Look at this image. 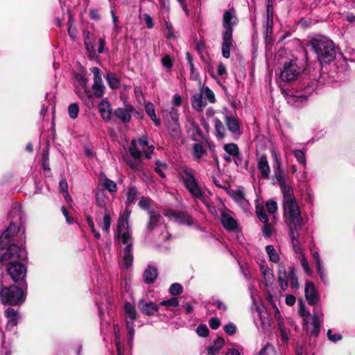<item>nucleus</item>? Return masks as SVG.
<instances>
[{
	"label": "nucleus",
	"instance_id": "nucleus-40",
	"mask_svg": "<svg viewBox=\"0 0 355 355\" xmlns=\"http://www.w3.org/2000/svg\"><path fill=\"white\" fill-rule=\"evenodd\" d=\"M202 202H203L205 206L207 207L209 212L212 214L214 216H217L218 215V213H220V209H224L225 207L223 208H217L216 206L213 205V203L209 202L205 196H204V200H200Z\"/></svg>",
	"mask_w": 355,
	"mask_h": 355
},
{
	"label": "nucleus",
	"instance_id": "nucleus-38",
	"mask_svg": "<svg viewBox=\"0 0 355 355\" xmlns=\"http://www.w3.org/2000/svg\"><path fill=\"white\" fill-rule=\"evenodd\" d=\"M255 311L257 313L259 319L263 325L267 324L269 323V318L268 317V313L265 310L263 306H257L255 309Z\"/></svg>",
	"mask_w": 355,
	"mask_h": 355
},
{
	"label": "nucleus",
	"instance_id": "nucleus-27",
	"mask_svg": "<svg viewBox=\"0 0 355 355\" xmlns=\"http://www.w3.org/2000/svg\"><path fill=\"white\" fill-rule=\"evenodd\" d=\"M137 141V144L138 148L141 150V153L145 155L147 159H150V155L153 153L154 150V146L153 145L149 146L147 138L146 137H142L139 139Z\"/></svg>",
	"mask_w": 355,
	"mask_h": 355
},
{
	"label": "nucleus",
	"instance_id": "nucleus-21",
	"mask_svg": "<svg viewBox=\"0 0 355 355\" xmlns=\"http://www.w3.org/2000/svg\"><path fill=\"white\" fill-rule=\"evenodd\" d=\"M5 316L8 319L6 329L9 330L17 326L20 319L19 311L12 308H8L5 310Z\"/></svg>",
	"mask_w": 355,
	"mask_h": 355
},
{
	"label": "nucleus",
	"instance_id": "nucleus-19",
	"mask_svg": "<svg viewBox=\"0 0 355 355\" xmlns=\"http://www.w3.org/2000/svg\"><path fill=\"white\" fill-rule=\"evenodd\" d=\"M277 83L286 98L288 96V64L284 63V69L277 79Z\"/></svg>",
	"mask_w": 355,
	"mask_h": 355
},
{
	"label": "nucleus",
	"instance_id": "nucleus-3",
	"mask_svg": "<svg viewBox=\"0 0 355 355\" xmlns=\"http://www.w3.org/2000/svg\"><path fill=\"white\" fill-rule=\"evenodd\" d=\"M304 222L301 217L300 207L294 198L290 194V238L291 239L293 250L302 256L301 259V265L304 272L310 275L311 271L307 260L304 257L302 248L300 245V242L296 238L300 235Z\"/></svg>",
	"mask_w": 355,
	"mask_h": 355
},
{
	"label": "nucleus",
	"instance_id": "nucleus-6",
	"mask_svg": "<svg viewBox=\"0 0 355 355\" xmlns=\"http://www.w3.org/2000/svg\"><path fill=\"white\" fill-rule=\"evenodd\" d=\"M195 175V171L187 166L183 167L182 171L178 173L180 180L191 196L196 200H204L205 193Z\"/></svg>",
	"mask_w": 355,
	"mask_h": 355
},
{
	"label": "nucleus",
	"instance_id": "nucleus-60",
	"mask_svg": "<svg viewBox=\"0 0 355 355\" xmlns=\"http://www.w3.org/2000/svg\"><path fill=\"white\" fill-rule=\"evenodd\" d=\"M266 207L270 214H274L277 209V202L273 200L268 201L266 204Z\"/></svg>",
	"mask_w": 355,
	"mask_h": 355
},
{
	"label": "nucleus",
	"instance_id": "nucleus-35",
	"mask_svg": "<svg viewBox=\"0 0 355 355\" xmlns=\"http://www.w3.org/2000/svg\"><path fill=\"white\" fill-rule=\"evenodd\" d=\"M106 80L112 89H118L120 87V82L118 78L113 73H107Z\"/></svg>",
	"mask_w": 355,
	"mask_h": 355
},
{
	"label": "nucleus",
	"instance_id": "nucleus-46",
	"mask_svg": "<svg viewBox=\"0 0 355 355\" xmlns=\"http://www.w3.org/2000/svg\"><path fill=\"white\" fill-rule=\"evenodd\" d=\"M169 131L171 137L179 138L180 136V127L179 121L176 123H170Z\"/></svg>",
	"mask_w": 355,
	"mask_h": 355
},
{
	"label": "nucleus",
	"instance_id": "nucleus-16",
	"mask_svg": "<svg viewBox=\"0 0 355 355\" xmlns=\"http://www.w3.org/2000/svg\"><path fill=\"white\" fill-rule=\"evenodd\" d=\"M238 19L236 15L235 10L233 8L226 10L223 17V26L224 31L232 35L233 26L237 24Z\"/></svg>",
	"mask_w": 355,
	"mask_h": 355
},
{
	"label": "nucleus",
	"instance_id": "nucleus-52",
	"mask_svg": "<svg viewBox=\"0 0 355 355\" xmlns=\"http://www.w3.org/2000/svg\"><path fill=\"white\" fill-rule=\"evenodd\" d=\"M256 214L257 215V217L262 223H266L268 221V218L266 216L264 208L262 206L257 207Z\"/></svg>",
	"mask_w": 355,
	"mask_h": 355
},
{
	"label": "nucleus",
	"instance_id": "nucleus-51",
	"mask_svg": "<svg viewBox=\"0 0 355 355\" xmlns=\"http://www.w3.org/2000/svg\"><path fill=\"white\" fill-rule=\"evenodd\" d=\"M293 155L299 163L302 164L304 166H306V156L305 153L303 150H295L293 151Z\"/></svg>",
	"mask_w": 355,
	"mask_h": 355
},
{
	"label": "nucleus",
	"instance_id": "nucleus-11",
	"mask_svg": "<svg viewBox=\"0 0 355 355\" xmlns=\"http://www.w3.org/2000/svg\"><path fill=\"white\" fill-rule=\"evenodd\" d=\"M129 153L131 157L125 158V162L130 166V168L135 171H140L142 168L141 156L142 153L138 148L137 141L132 140L131 144L129 146Z\"/></svg>",
	"mask_w": 355,
	"mask_h": 355
},
{
	"label": "nucleus",
	"instance_id": "nucleus-55",
	"mask_svg": "<svg viewBox=\"0 0 355 355\" xmlns=\"http://www.w3.org/2000/svg\"><path fill=\"white\" fill-rule=\"evenodd\" d=\"M182 291H183L182 286H181V284H180L178 283H174V284H171V286L169 288V293L172 295H180V293H182Z\"/></svg>",
	"mask_w": 355,
	"mask_h": 355
},
{
	"label": "nucleus",
	"instance_id": "nucleus-24",
	"mask_svg": "<svg viewBox=\"0 0 355 355\" xmlns=\"http://www.w3.org/2000/svg\"><path fill=\"white\" fill-rule=\"evenodd\" d=\"M134 111V107L129 105L125 108H117L114 111V116L119 119L123 123H128L131 119V112Z\"/></svg>",
	"mask_w": 355,
	"mask_h": 355
},
{
	"label": "nucleus",
	"instance_id": "nucleus-48",
	"mask_svg": "<svg viewBox=\"0 0 355 355\" xmlns=\"http://www.w3.org/2000/svg\"><path fill=\"white\" fill-rule=\"evenodd\" d=\"M113 329H114V332L115 334L117 354L122 355L121 348L120 334H119V327L118 325L115 324L113 327Z\"/></svg>",
	"mask_w": 355,
	"mask_h": 355
},
{
	"label": "nucleus",
	"instance_id": "nucleus-50",
	"mask_svg": "<svg viewBox=\"0 0 355 355\" xmlns=\"http://www.w3.org/2000/svg\"><path fill=\"white\" fill-rule=\"evenodd\" d=\"M68 113L71 119H76L79 113L78 105L77 103H72L69 105L68 107Z\"/></svg>",
	"mask_w": 355,
	"mask_h": 355
},
{
	"label": "nucleus",
	"instance_id": "nucleus-57",
	"mask_svg": "<svg viewBox=\"0 0 355 355\" xmlns=\"http://www.w3.org/2000/svg\"><path fill=\"white\" fill-rule=\"evenodd\" d=\"M273 0H267L266 7V20H272L273 18V6H272Z\"/></svg>",
	"mask_w": 355,
	"mask_h": 355
},
{
	"label": "nucleus",
	"instance_id": "nucleus-7",
	"mask_svg": "<svg viewBox=\"0 0 355 355\" xmlns=\"http://www.w3.org/2000/svg\"><path fill=\"white\" fill-rule=\"evenodd\" d=\"M26 295L24 288H20L17 286H5L1 285L0 300L4 305H20L24 302Z\"/></svg>",
	"mask_w": 355,
	"mask_h": 355
},
{
	"label": "nucleus",
	"instance_id": "nucleus-9",
	"mask_svg": "<svg viewBox=\"0 0 355 355\" xmlns=\"http://www.w3.org/2000/svg\"><path fill=\"white\" fill-rule=\"evenodd\" d=\"M125 327L128 334V344L132 345L135 336V321L138 318V313L134 304L126 302L124 306Z\"/></svg>",
	"mask_w": 355,
	"mask_h": 355
},
{
	"label": "nucleus",
	"instance_id": "nucleus-12",
	"mask_svg": "<svg viewBox=\"0 0 355 355\" xmlns=\"http://www.w3.org/2000/svg\"><path fill=\"white\" fill-rule=\"evenodd\" d=\"M266 298V300L268 302V303H270L272 306V308L275 311V317L278 323L282 340L284 343H287V342L288 340V336L286 328L283 322V319L282 318L280 312L275 304V297L272 294L268 293H267Z\"/></svg>",
	"mask_w": 355,
	"mask_h": 355
},
{
	"label": "nucleus",
	"instance_id": "nucleus-14",
	"mask_svg": "<svg viewBox=\"0 0 355 355\" xmlns=\"http://www.w3.org/2000/svg\"><path fill=\"white\" fill-rule=\"evenodd\" d=\"M7 271L14 282L24 281L26 275V268L18 262H10L8 264Z\"/></svg>",
	"mask_w": 355,
	"mask_h": 355
},
{
	"label": "nucleus",
	"instance_id": "nucleus-44",
	"mask_svg": "<svg viewBox=\"0 0 355 355\" xmlns=\"http://www.w3.org/2000/svg\"><path fill=\"white\" fill-rule=\"evenodd\" d=\"M200 89L203 94V95L205 96L207 101L211 103H214L216 101L215 95L211 89H210L208 87L202 86L200 87Z\"/></svg>",
	"mask_w": 355,
	"mask_h": 355
},
{
	"label": "nucleus",
	"instance_id": "nucleus-15",
	"mask_svg": "<svg viewBox=\"0 0 355 355\" xmlns=\"http://www.w3.org/2000/svg\"><path fill=\"white\" fill-rule=\"evenodd\" d=\"M220 222L224 228L228 231H234L237 228V222L234 219V214L230 210L224 208L220 210Z\"/></svg>",
	"mask_w": 355,
	"mask_h": 355
},
{
	"label": "nucleus",
	"instance_id": "nucleus-61",
	"mask_svg": "<svg viewBox=\"0 0 355 355\" xmlns=\"http://www.w3.org/2000/svg\"><path fill=\"white\" fill-rule=\"evenodd\" d=\"M162 64L164 67L171 69L173 67V62L169 55H166L162 58Z\"/></svg>",
	"mask_w": 355,
	"mask_h": 355
},
{
	"label": "nucleus",
	"instance_id": "nucleus-22",
	"mask_svg": "<svg viewBox=\"0 0 355 355\" xmlns=\"http://www.w3.org/2000/svg\"><path fill=\"white\" fill-rule=\"evenodd\" d=\"M185 125L193 140H198L202 137V132L193 119L188 117Z\"/></svg>",
	"mask_w": 355,
	"mask_h": 355
},
{
	"label": "nucleus",
	"instance_id": "nucleus-63",
	"mask_svg": "<svg viewBox=\"0 0 355 355\" xmlns=\"http://www.w3.org/2000/svg\"><path fill=\"white\" fill-rule=\"evenodd\" d=\"M236 326L233 323H229L225 326L224 331L232 336L236 332Z\"/></svg>",
	"mask_w": 355,
	"mask_h": 355
},
{
	"label": "nucleus",
	"instance_id": "nucleus-26",
	"mask_svg": "<svg viewBox=\"0 0 355 355\" xmlns=\"http://www.w3.org/2000/svg\"><path fill=\"white\" fill-rule=\"evenodd\" d=\"M232 35L228 33H223L222 54L225 58L230 56V48L233 46Z\"/></svg>",
	"mask_w": 355,
	"mask_h": 355
},
{
	"label": "nucleus",
	"instance_id": "nucleus-42",
	"mask_svg": "<svg viewBox=\"0 0 355 355\" xmlns=\"http://www.w3.org/2000/svg\"><path fill=\"white\" fill-rule=\"evenodd\" d=\"M260 270L264 279L266 282H270L272 280L273 274L272 272V270L266 265H260Z\"/></svg>",
	"mask_w": 355,
	"mask_h": 355
},
{
	"label": "nucleus",
	"instance_id": "nucleus-47",
	"mask_svg": "<svg viewBox=\"0 0 355 355\" xmlns=\"http://www.w3.org/2000/svg\"><path fill=\"white\" fill-rule=\"evenodd\" d=\"M102 181H103V187L107 191H109L111 193L116 191V189H117L116 184L114 181H112L107 178H105Z\"/></svg>",
	"mask_w": 355,
	"mask_h": 355
},
{
	"label": "nucleus",
	"instance_id": "nucleus-36",
	"mask_svg": "<svg viewBox=\"0 0 355 355\" xmlns=\"http://www.w3.org/2000/svg\"><path fill=\"white\" fill-rule=\"evenodd\" d=\"M137 196V190L134 187H130L127 192V205H131L135 203Z\"/></svg>",
	"mask_w": 355,
	"mask_h": 355
},
{
	"label": "nucleus",
	"instance_id": "nucleus-43",
	"mask_svg": "<svg viewBox=\"0 0 355 355\" xmlns=\"http://www.w3.org/2000/svg\"><path fill=\"white\" fill-rule=\"evenodd\" d=\"M215 130L216 132V136L219 139H223L224 137V132L225 128L222 122L217 118L214 119Z\"/></svg>",
	"mask_w": 355,
	"mask_h": 355
},
{
	"label": "nucleus",
	"instance_id": "nucleus-29",
	"mask_svg": "<svg viewBox=\"0 0 355 355\" xmlns=\"http://www.w3.org/2000/svg\"><path fill=\"white\" fill-rule=\"evenodd\" d=\"M278 282L283 291H286L288 286V276L284 266L279 265L278 268Z\"/></svg>",
	"mask_w": 355,
	"mask_h": 355
},
{
	"label": "nucleus",
	"instance_id": "nucleus-2",
	"mask_svg": "<svg viewBox=\"0 0 355 355\" xmlns=\"http://www.w3.org/2000/svg\"><path fill=\"white\" fill-rule=\"evenodd\" d=\"M320 76L319 65L306 69L303 61L290 60V92L296 90L295 94H290V103L298 107L306 102Z\"/></svg>",
	"mask_w": 355,
	"mask_h": 355
},
{
	"label": "nucleus",
	"instance_id": "nucleus-13",
	"mask_svg": "<svg viewBox=\"0 0 355 355\" xmlns=\"http://www.w3.org/2000/svg\"><path fill=\"white\" fill-rule=\"evenodd\" d=\"M272 183L274 184H278L281 188L282 193L284 197V211L286 212V205L288 203V200L287 199L288 196V191L286 188V182L285 177L284 175V173L282 170L280 168L279 164L277 163V166L275 168V175L272 178Z\"/></svg>",
	"mask_w": 355,
	"mask_h": 355
},
{
	"label": "nucleus",
	"instance_id": "nucleus-37",
	"mask_svg": "<svg viewBox=\"0 0 355 355\" xmlns=\"http://www.w3.org/2000/svg\"><path fill=\"white\" fill-rule=\"evenodd\" d=\"M111 222H112V220H111L110 214L108 211L107 209L105 208V215L103 218L102 226H101L103 231H104L106 233H108L110 232Z\"/></svg>",
	"mask_w": 355,
	"mask_h": 355
},
{
	"label": "nucleus",
	"instance_id": "nucleus-1",
	"mask_svg": "<svg viewBox=\"0 0 355 355\" xmlns=\"http://www.w3.org/2000/svg\"><path fill=\"white\" fill-rule=\"evenodd\" d=\"M8 226L0 236V263L3 264L16 259L25 260L27 258L26 249L11 243L17 238V241L24 243L26 240V215L21 205H12L8 214Z\"/></svg>",
	"mask_w": 355,
	"mask_h": 355
},
{
	"label": "nucleus",
	"instance_id": "nucleus-20",
	"mask_svg": "<svg viewBox=\"0 0 355 355\" xmlns=\"http://www.w3.org/2000/svg\"><path fill=\"white\" fill-rule=\"evenodd\" d=\"M305 297L310 305H315L320 299L315 286L311 282H306Z\"/></svg>",
	"mask_w": 355,
	"mask_h": 355
},
{
	"label": "nucleus",
	"instance_id": "nucleus-45",
	"mask_svg": "<svg viewBox=\"0 0 355 355\" xmlns=\"http://www.w3.org/2000/svg\"><path fill=\"white\" fill-rule=\"evenodd\" d=\"M205 149L200 144H195L193 147V156L196 159H200L203 154L205 153Z\"/></svg>",
	"mask_w": 355,
	"mask_h": 355
},
{
	"label": "nucleus",
	"instance_id": "nucleus-39",
	"mask_svg": "<svg viewBox=\"0 0 355 355\" xmlns=\"http://www.w3.org/2000/svg\"><path fill=\"white\" fill-rule=\"evenodd\" d=\"M225 151L233 157H236L239 154V149L236 144L231 143L225 144L223 147Z\"/></svg>",
	"mask_w": 355,
	"mask_h": 355
},
{
	"label": "nucleus",
	"instance_id": "nucleus-25",
	"mask_svg": "<svg viewBox=\"0 0 355 355\" xmlns=\"http://www.w3.org/2000/svg\"><path fill=\"white\" fill-rule=\"evenodd\" d=\"M257 168L261 174V178L268 179L270 174V168L265 155H261L258 158Z\"/></svg>",
	"mask_w": 355,
	"mask_h": 355
},
{
	"label": "nucleus",
	"instance_id": "nucleus-17",
	"mask_svg": "<svg viewBox=\"0 0 355 355\" xmlns=\"http://www.w3.org/2000/svg\"><path fill=\"white\" fill-rule=\"evenodd\" d=\"M165 216L180 225H191L193 224L192 218L185 211L168 210L165 212Z\"/></svg>",
	"mask_w": 355,
	"mask_h": 355
},
{
	"label": "nucleus",
	"instance_id": "nucleus-30",
	"mask_svg": "<svg viewBox=\"0 0 355 355\" xmlns=\"http://www.w3.org/2000/svg\"><path fill=\"white\" fill-rule=\"evenodd\" d=\"M98 110L101 117L105 121H109L111 119V107L108 101H102L98 104Z\"/></svg>",
	"mask_w": 355,
	"mask_h": 355
},
{
	"label": "nucleus",
	"instance_id": "nucleus-4",
	"mask_svg": "<svg viewBox=\"0 0 355 355\" xmlns=\"http://www.w3.org/2000/svg\"><path fill=\"white\" fill-rule=\"evenodd\" d=\"M130 215V211L128 209H125L119 218L116 232L119 241L125 245L123 250V265L126 269H128L132 266L133 261L132 252L133 239L128 225Z\"/></svg>",
	"mask_w": 355,
	"mask_h": 355
},
{
	"label": "nucleus",
	"instance_id": "nucleus-59",
	"mask_svg": "<svg viewBox=\"0 0 355 355\" xmlns=\"http://www.w3.org/2000/svg\"><path fill=\"white\" fill-rule=\"evenodd\" d=\"M150 199H149L148 198H145V197H141L139 202V207L143 209L148 210V211L149 210H151L150 209Z\"/></svg>",
	"mask_w": 355,
	"mask_h": 355
},
{
	"label": "nucleus",
	"instance_id": "nucleus-54",
	"mask_svg": "<svg viewBox=\"0 0 355 355\" xmlns=\"http://www.w3.org/2000/svg\"><path fill=\"white\" fill-rule=\"evenodd\" d=\"M170 117L169 123H176L179 121V114L177 109L171 107L168 110L166 111Z\"/></svg>",
	"mask_w": 355,
	"mask_h": 355
},
{
	"label": "nucleus",
	"instance_id": "nucleus-49",
	"mask_svg": "<svg viewBox=\"0 0 355 355\" xmlns=\"http://www.w3.org/2000/svg\"><path fill=\"white\" fill-rule=\"evenodd\" d=\"M107 198L105 196L103 191H98L96 194V201L97 205L101 207H105Z\"/></svg>",
	"mask_w": 355,
	"mask_h": 355
},
{
	"label": "nucleus",
	"instance_id": "nucleus-18",
	"mask_svg": "<svg viewBox=\"0 0 355 355\" xmlns=\"http://www.w3.org/2000/svg\"><path fill=\"white\" fill-rule=\"evenodd\" d=\"M92 71L94 75V83L92 85L94 94L96 97L100 98L103 96L105 89L100 73V69L98 67H93Z\"/></svg>",
	"mask_w": 355,
	"mask_h": 355
},
{
	"label": "nucleus",
	"instance_id": "nucleus-56",
	"mask_svg": "<svg viewBox=\"0 0 355 355\" xmlns=\"http://www.w3.org/2000/svg\"><path fill=\"white\" fill-rule=\"evenodd\" d=\"M317 272L321 279V280L324 283L327 284L328 282V277L326 274L325 270L322 266V264L317 266Z\"/></svg>",
	"mask_w": 355,
	"mask_h": 355
},
{
	"label": "nucleus",
	"instance_id": "nucleus-32",
	"mask_svg": "<svg viewBox=\"0 0 355 355\" xmlns=\"http://www.w3.org/2000/svg\"><path fill=\"white\" fill-rule=\"evenodd\" d=\"M145 110L150 119L154 122L155 125L156 126H159L161 124V121L156 116L154 105L150 102L146 103L145 106Z\"/></svg>",
	"mask_w": 355,
	"mask_h": 355
},
{
	"label": "nucleus",
	"instance_id": "nucleus-28",
	"mask_svg": "<svg viewBox=\"0 0 355 355\" xmlns=\"http://www.w3.org/2000/svg\"><path fill=\"white\" fill-rule=\"evenodd\" d=\"M138 305L141 311L147 315H153L158 311L157 304L153 302L147 303L140 300Z\"/></svg>",
	"mask_w": 355,
	"mask_h": 355
},
{
	"label": "nucleus",
	"instance_id": "nucleus-34",
	"mask_svg": "<svg viewBox=\"0 0 355 355\" xmlns=\"http://www.w3.org/2000/svg\"><path fill=\"white\" fill-rule=\"evenodd\" d=\"M225 123L228 130L230 132L233 133H237L239 132L240 127L237 119L233 116H227Z\"/></svg>",
	"mask_w": 355,
	"mask_h": 355
},
{
	"label": "nucleus",
	"instance_id": "nucleus-10",
	"mask_svg": "<svg viewBox=\"0 0 355 355\" xmlns=\"http://www.w3.org/2000/svg\"><path fill=\"white\" fill-rule=\"evenodd\" d=\"M149 221L147 223V230L153 232L155 230H160L161 236L163 241L169 239V234L167 230L166 224L163 221L162 216L154 210L148 211Z\"/></svg>",
	"mask_w": 355,
	"mask_h": 355
},
{
	"label": "nucleus",
	"instance_id": "nucleus-58",
	"mask_svg": "<svg viewBox=\"0 0 355 355\" xmlns=\"http://www.w3.org/2000/svg\"><path fill=\"white\" fill-rule=\"evenodd\" d=\"M196 333L200 337H207L209 334V329L205 324H200L196 329Z\"/></svg>",
	"mask_w": 355,
	"mask_h": 355
},
{
	"label": "nucleus",
	"instance_id": "nucleus-5",
	"mask_svg": "<svg viewBox=\"0 0 355 355\" xmlns=\"http://www.w3.org/2000/svg\"><path fill=\"white\" fill-rule=\"evenodd\" d=\"M310 44L316 55L319 62L315 66H320L323 63H329L336 58V49L334 42L324 36H318L313 38Z\"/></svg>",
	"mask_w": 355,
	"mask_h": 355
},
{
	"label": "nucleus",
	"instance_id": "nucleus-8",
	"mask_svg": "<svg viewBox=\"0 0 355 355\" xmlns=\"http://www.w3.org/2000/svg\"><path fill=\"white\" fill-rule=\"evenodd\" d=\"M298 313L300 316L304 318V324L306 326V330L309 334L313 336H317L320 331L321 324L323 320V315L319 312H314L313 315L311 318V326L309 327V321L306 317L309 315V312L305 308L302 300L298 301Z\"/></svg>",
	"mask_w": 355,
	"mask_h": 355
},
{
	"label": "nucleus",
	"instance_id": "nucleus-23",
	"mask_svg": "<svg viewBox=\"0 0 355 355\" xmlns=\"http://www.w3.org/2000/svg\"><path fill=\"white\" fill-rule=\"evenodd\" d=\"M192 107L198 112L202 111L207 105L206 101L203 98V94L199 88V92L193 94L191 99Z\"/></svg>",
	"mask_w": 355,
	"mask_h": 355
},
{
	"label": "nucleus",
	"instance_id": "nucleus-62",
	"mask_svg": "<svg viewBox=\"0 0 355 355\" xmlns=\"http://www.w3.org/2000/svg\"><path fill=\"white\" fill-rule=\"evenodd\" d=\"M259 355H274V350L270 345H266L259 352Z\"/></svg>",
	"mask_w": 355,
	"mask_h": 355
},
{
	"label": "nucleus",
	"instance_id": "nucleus-33",
	"mask_svg": "<svg viewBox=\"0 0 355 355\" xmlns=\"http://www.w3.org/2000/svg\"><path fill=\"white\" fill-rule=\"evenodd\" d=\"M225 340L223 338L218 337L215 340L214 344L207 348L209 355H216L219 352L222 347L224 345Z\"/></svg>",
	"mask_w": 355,
	"mask_h": 355
},
{
	"label": "nucleus",
	"instance_id": "nucleus-31",
	"mask_svg": "<svg viewBox=\"0 0 355 355\" xmlns=\"http://www.w3.org/2000/svg\"><path fill=\"white\" fill-rule=\"evenodd\" d=\"M157 270L155 267H148L144 272V279L147 284H152L157 277Z\"/></svg>",
	"mask_w": 355,
	"mask_h": 355
},
{
	"label": "nucleus",
	"instance_id": "nucleus-53",
	"mask_svg": "<svg viewBox=\"0 0 355 355\" xmlns=\"http://www.w3.org/2000/svg\"><path fill=\"white\" fill-rule=\"evenodd\" d=\"M160 305L166 307H177L179 306V300L177 297H172L171 299L162 301L160 302Z\"/></svg>",
	"mask_w": 355,
	"mask_h": 355
},
{
	"label": "nucleus",
	"instance_id": "nucleus-41",
	"mask_svg": "<svg viewBox=\"0 0 355 355\" xmlns=\"http://www.w3.org/2000/svg\"><path fill=\"white\" fill-rule=\"evenodd\" d=\"M266 251L272 262L277 263L279 260V256L272 245H267Z\"/></svg>",
	"mask_w": 355,
	"mask_h": 355
},
{
	"label": "nucleus",
	"instance_id": "nucleus-64",
	"mask_svg": "<svg viewBox=\"0 0 355 355\" xmlns=\"http://www.w3.org/2000/svg\"><path fill=\"white\" fill-rule=\"evenodd\" d=\"M262 232L264 236L269 237L272 234V227L268 223H264L263 227H262Z\"/></svg>",
	"mask_w": 355,
	"mask_h": 355
}]
</instances>
